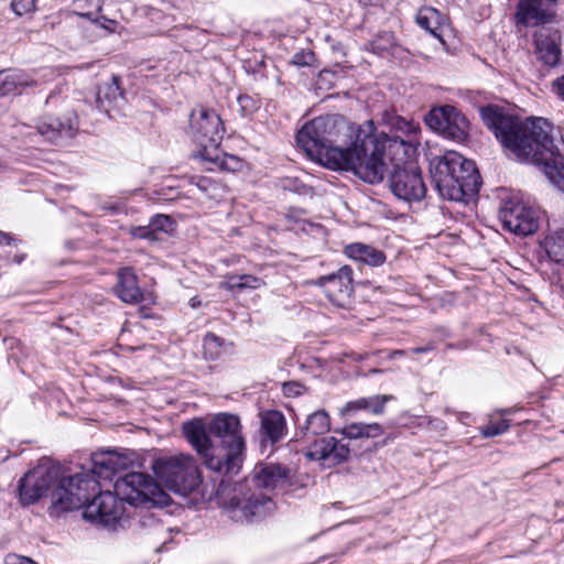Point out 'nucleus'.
<instances>
[{"label":"nucleus","mask_w":564,"mask_h":564,"mask_svg":"<svg viewBox=\"0 0 564 564\" xmlns=\"http://www.w3.org/2000/svg\"><path fill=\"white\" fill-rule=\"evenodd\" d=\"M390 188L398 198L405 202H420L426 195L421 171L412 163L394 166Z\"/></svg>","instance_id":"nucleus-13"},{"label":"nucleus","mask_w":564,"mask_h":564,"mask_svg":"<svg viewBox=\"0 0 564 564\" xmlns=\"http://www.w3.org/2000/svg\"><path fill=\"white\" fill-rule=\"evenodd\" d=\"M344 253L349 259L369 267H380L387 260L382 250L362 242L347 245Z\"/></svg>","instance_id":"nucleus-22"},{"label":"nucleus","mask_w":564,"mask_h":564,"mask_svg":"<svg viewBox=\"0 0 564 564\" xmlns=\"http://www.w3.org/2000/svg\"><path fill=\"white\" fill-rule=\"evenodd\" d=\"M426 124L445 138L462 142L468 135L467 119L453 106L432 109L425 117Z\"/></svg>","instance_id":"nucleus-12"},{"label":"nucleus","mask_w":564,"mask_h":564,"mask_svg":"<svg viewBox=\"0 0 564 564\" xmlns=\"http://www.w3.org/2000/svg\"><path fill=\"white\" fill-rule=\"evenodd\" d=\"M562 35L552 26H542L534 33V47L538 59L545 66L555 67L562 57Z\"/></svg>","instance_id":"nucleus-15"},{"label":"nucleus","mask_w":564,"mask_h":564,"mask_svg":"<svg viewBox=\"0 0 564 564\" xmlns=\"http://www.w3.org/2000/svg\"><path fill=\"white\" fill-rule=\"evenodd\" d=\"M11 9L17 15L22 17L34 11L35 0H12Z\"/></svg>","instance_id":"nucleus-38"},{"label":"nucleus","mask_w":564,"mask_h":564,"mask_svg":"<svg viewBox=\"0 0 564 564\" xmlns=\"http://www.w3.org/2000/svg\"><path fill=\"white\" fill-rule=\"evenodd\" d=\"M290 469L278 464L257 465L252 474L227 495L221 505L235 521L264 517L273 508L272 499L261 489L273 490L289 485Z\"/></svg>","instance_id":"nucleus-5"},{"label":"nucleus","mask_w":564,"mask_h":564,"mask_svg":"<svg viewBox=\"0 0 564 564\" xmlns=\"http://www.w3.org/2000/svg\"><path fill=\"white\" fill-rule=\"evenodd\" d=\"M130 463L128 456L115 451L95 454L93 474L97 479L79 474L62 478L51 494V513L58 516L85 506V519L115 530L117 524L124 521V500L109 490L100 491L91 500L90 497L100 487L99 480L112 481L119 471L128 468Z\"/></svg>","instance_id":"nucleus-2"},{"label":"nucleus","mask_w":564,"mask_h":564,"mask_svg":"<svg viewBox=\"0 0 564 564\" xmlns=\"http://www.w3.org/2000/svg\"><path fill=\"white\" fill-rule=\"evenodd\" d=\"M405 355L404 350H394L391 355V358H394L395 356H403Z\"/></svg>","instance_id":"nucleus-48"},{"label":"nucleus","mask_w":564,"mask_h":564,"mask_svg":"<svg viewBox=\"0 0 564 564\" xmlns=\"http://www.w3.org/2000/svg\"><path fill=\"white\" fill-rule=\"evenodd\" d=\"M296 183H297V182H296V180H293V178H285V180H283V182H282V186H283V188H285V189H290V191H297V189H299V187H297Z\"/></svg>","instance_id":"nucleus-44"},{"label":"nucleus","mask_w":564,"mask_h":564,"mask_svg":"<svg viewBox=\"0 0 564 564\" xmlns=\"http://www.w3.org/2000/svg\"><path fill=\"white\" fill-rule=\"evenodd\" d=\"M62 478H59V468L50 462L37 465L20 480L19 498L21 503L31 505L36 502L53 485L56 488Z\"/></svg>","instance_id":"nucleus-10"},{"label":"nucleus","mask_w":564,"mask_h":564,"mask_svg":"<svg viewBox=\"0 0 564 564\" xmlns=\"http://www.w3.org/2000/svg\"><path fill=\"white\" fill-rule=\"evenodd\" d=\"M152 470L167 489L182 496L189 495L200 484V476L195 460L183 454L154 459Z\"/></svg>","instance_id":"nucleus-7"},{"label":"nucleus","mask_w":564,"mask_h":564,"mask_svg":"<svg viewBox=\"0 0 564 564\" xmlns=\"http://www.w3.org/2000/svg\"><path fill=\"white\" fill-rule=\"evenodd\" d=\"M397 128L402 131L412 132L415 131V126L413 122L406 121L404 119H397Z\"/></svg>","instance_id":"nucleus-42"},{"label":"nucleus","mask_w":564,"mask_h":564,"mask_svg":"<svg viewBox=\"0 0 564 564\" xmlns=\"http://www.w3.org/2000/svg\"><path fill=\"white\" fill-rule=\"evenodd\" d=\"M99 19V25L104 29L109 30L110 32L115 31V26L117 25V22L115 20L107 19L105 17L98 18Z\"/></svg>","instance_id":"nucleus-43"},{"label":"nucleus","mask_w":564,"mask_h":564,"mask_svg":"<svg viewBox=\"0 0 564 564\" xmlns=\"http://www.w3.org/2000/svg\"><path fill=\"white\" fill-rule=\"evenodd\" d=\"M286 434V421L282 412L269 410L260 413V436L262 442L272 445L280 442Z\"/></svg>","instance_id":"nucleus-18"},{"label":"nucleus","mask_w":564,"mask_h":564,"mask_svg":"<svg viewBox=\"0 0 564 564\" xmlns=\"http://www.w3.org/2000/svg\"><path fill=\"white\" fill-rule=\"evenodd\" d=\"M390 394H376L367 398H360L349 401L341 409V415H348L358 411H369L372 414L380 415L384 412L386 404L392 400Z\"/></svg>","instance_id":"nucleus-24"},{"label":"nucleus","mask_w":564,"mask_h":564,"mask_svg":"<svg viewBox=\"0 0 564 564\" xmlns=\"http://www.w3.org/2000/svg\"><path fill=\"white\" fill-rule=\"evenodd\" d=\"M189 131L193 140L202 148L197 156L217 161L218 156H212L210 150H217L225 133L220 116L214 109L199 106L191 112Z\"/></svg>","instance_id":"nucleus-9"},{"label":"nucleus","mask_w":564,"mask_h":564,"mask_svg":"<svg viewBox=\"0 0 564 564\" xmlns=\"http://www.w3.org/2000/svg\"><path fill=\"white\" fill-rule=\"evenodd\" d=\"M212 156H218V160H208L209 162H213L219 166L220 170L228 171V172H236L242 169V161L236 156L230 155L226 153H219L218 149L216 151L210 150Z\"/></svg>","instance_id":"nucleus-31"},{"label":"nucleus","mask_w":564,"mask_h":564,"mask_svg":"<svg viewBox=\"0 0 564 564\" xmlns=\"http://www.w3.org/2000/svg\"><path fill=\"white\" fill-rule=\"evenodd\" d=\"M6 564H37L35 561L28 556H22L19 554H8L4 558Z\"/></svg>","instance_id":"nucleus-40"},{"label":"nucleus","mask_w":564,"mask_h":564,"mask_svg":"<svg viewBox=\"0 0 564 564\" xmlns=\"http://www.w3.org/2000/svg\"><path fill=\"white\" fill-rule=\"evenodd\" d=\"M323 289L328 300L338 307H346L354 293L352 270L344 265L336 272L319 276L311 282Z\"/></svg>","instance_id":"nucleus-14"},{"label":"nucleus","mask_w":564,"mask_h":564,"mask_svg":"<svg viewBox=\"0 0 564 564\" xmlns=\"http://www.w3.org/2000/svg\"><path fill=\"white\" fill-rule=\"evenodd\" d=\"M510 427L509 420H499L497 422H489L487 425L479 429L480 435L485 438L494 437L506 433Z\"/></svg>","instance_id":"nucleus-33"},{"label":"nucleus","mask_w":564,"mask_h":564,"mask_svg":"<svg viewBox=\"0 0 564 564\" xmlns=\"http://www.w3.org/2000/svg\"><path fill=\"white\" fill-rule=\"evenodd\" d=\"M113 488L121 500L134 507L164 506L169 499L158 481L144 473L131 471L118 476Z\"/></svg>","instance_id":"nucleus-8"},{"label":"nucleus","mask_w":564,"mask_h":564,"mask_svg":"<svg viewBox=\"0 0 564 564\" xmlns=\"http://www.w3.org/2000/svg\"><path fill=\"white\" fill-rule=\"evenodd\" d=\"M315 62V54L311 50H301L296 52L291 63L295 66H312Z\"/></svg>","instance_id":"nucleus-37"},{"label":"nucleus","mask_w":564,"mask_h":564,"mask_svg":"<svg viewBox=\"0 0 564 564\" xmlns=\"http://www.w3.org/2000/svg\"><path fill=\"white\" fill-rule=\"evenodd\" d=\"M197 305V302H195V299H192V306L195 307Z\"/></svg>","instance_id":"nucleus-50"},{"label":"nucleus","mask_w":564,"mask_h":564,"mask_svg":"<svg viewBox=\"0 0 564 564\" xmlns=\"http://www.w3.org/2000/svg\"><path fill=\"white\" fill-rule=\"evenodd\" d=\"M341 434L351 440L376 438L383 434V429L378 423H351L341 430Z\"/></svg>","instance_id":"nucleus-27"},{"label":"nucleus","mask_w":564,"mask_h":564,"mask_svg":"<svg viewBox=\"0 0 564 564\" xmlns=\"http://www.w3.org/2000/svg\"><path fill=\"white\" fill-rule=\"evenodd\" d=\"M12 241H14L13 237L0 230V245H11Z\"/></svg>","instance_id":"nucleus-45"},{"label":"nucleus","mask_w":564,"mask_h":564,"mask_svg":"<svg viewBox=\"0 0 564 564\" xmlns=\"http://www.w3.org/2000/svg\"><path fill=\"white\" fill-rule=\"evenodd\" d=\"M371 51L378 55H382L395 45V39L392 32H380L369 43Z\"/></svg>","instance_id":"nucleus-32"},{"label":"nucleus","mask_w":564,"mask_h":564,"mask_svg":"<svg viewBox=\"0 0 564 564\" xmlns=\"http://www.w3.org/2000/svg\"><path fill=\"white\" fill-rule=\"evenodd\" d=\"M480 113L484 123L505 149L519 161L543 165L545 176L564 192V164L561 150L554 143V126L550 121L542 117L521 121L492 105L481 108Z\"/></svg>","instance_id":"nucleus-3"},{"label":"nucleus","mask_w":564,"mask_h":564,"mask_svg":"<svg viewBox=\"0 0 564 564\" xmlns=\"http://www.w3.org/2000/svg\"><path fill=\"white\" fill-rule=\"evenodd\" d=\"M237 415L219 413L210 420L208 426L199 420H192L183 425L187 441L193 445L210 470L235 476L243 462L245 440Z\"/></svg>","instance_id":"nucleus-4"},{"label":"nucleus","mask_w":564,"mask_h":564,"mask_svg":"<svg viewBox=\"0 0 564 564\" xmlns=\"http://www.w3.org/2000/svg\"><path fill=\"white\" fill-rule=\"evenodd\" d=\"M123 99L124 97L120 88V79L118 76H112L110 80L105 82L98 87L96 105L98 109L107 113L119 108Z\"/></svg>","instance_id":"nucleus-20"},{"label":"nucleus","mask_w":564,"mask_h":564,"mask_svg":"<svg viewBox=\"0 0 564 564\" xmlns=\"http://www.w3.org/2000/svg\"><path fill=\"white\" fill-rule=\"evenodd\" d=\"M415 21L420 28L431 35L441 39L444 17L438 10L431 7L422 8L419 10Z\"/></svg>","instance_id":"nucleus-26"},{"label":"nucleus","mask_w":564,"mask_h":564,"mask_svg":"<svg viewBox=\"0 0 564 564\" xmlns=\"http://www.w3.org/2000/svg\"><path fill=\"white\" fill-rule=\"evenodd\" d=\"M78 120L74 111H67L63 118L44 117L36 124L39 134L48 140H53L57 135L73 137L77 130Z\"/></svg>","instance_id":"nucleus-17"},{"label":"nucleus","mask_w":564,"mask_h":564,"mask_svg":"<svg viewBox=\"0 0 564 564\" xmlns=\"http://www.w3.org/2000/svg\"><path fill=\"white\" fill-rule=\"evenodd\" d=\"M330 430V417L325 410H317L307 415L300 429L301 440L310 443L316 436L324 435Z\"/></svg>","instance_id":"nucleus-25"},{"label":"nucleus","mask_w":564,"mask_h":564,"mask_svg":"<svg viewBox=\"0 0 564 564\" xmlns=\"http://www.w3.org/2000/svg\"><path fill=\"white\" fill-rule=\"evenodd\" d=\"M433 346L432 345H426V346H423V347H415V348H412L410 351L412 354H422V352H429L431 350H433Z\"/></svg>","instance_id":"nucleus-46"},{"label":"nucleus","mask_w":564,"mask_h":564,"mask_svg":"<svg viewBox=\"0 0 564 564\" xmlns=\"http://www.w3.org/2000/svg\"><path fill=\"white\" fill-rule=\"evenodd\" d=\"M430 173L440 196L453 202L471 199L481 185L474 161L455 151L434 158L430 164Z\"/></svg>","instance_id":"nucleus-6"},{"label":"nucleus","mask_w":564,"mask_h":564,"mask_svg":"<svg viewBox=\"0 0 564 564\" xmlns=\"http://www.w3.org/2000/svg\"><path fill=\"white\" fill-rule=\"evenodd\" d=\"M305 453L311 460H323L329 465H338L346 462L350 449L347 444L333 436L314 438Z\"/></svg>","instance_id":"nucleus-16"},{"label":"nucleus","mask_w":564,"mask_h":564,"mask_svg":"<svg viewBox=\"0 0 564 564\" xmlns=\"http://www.w3.org/2000/svg\"><path fill=\"white\" fill-rule=\"evenodd\" d=\"M117 278L116 293L119 299L128 304L139 303L143 294L134 271L131 268H122L118 271Z\"/></svg>","instance_id":"nucleus-19"},{"label":"nucleus","mask_w":564,"mask_h":564,"mask_svg":"<svg viewBox=\"0 0 564 564\" xmlns=\"http://www.w3.org/2000/svg\"><path fill=\"white\" fill-rule=\"evenodd\" d=\"M541 0H523L518 4L516 21L524 26L549 22L553 14L542 9Z\"/></svg>","instance_id":"nucleus-21"},{"label":"nucleus","mask_w":564,"mask_h":564,"mask_svg":"<svg viewBox=\"0 0 564 564\" xmlns=\"http://www.w3.org/2000/svg\"><path fill=\"white\" fill-rule=\"evenodd\" d=\"M237 102L243 117L253 113L259 108L258 101L248 95H239Z\"/></svg>","instance_id":"nucleus-35"},{"label":"nucleus","mask_w":564,"mask_h":564,"mask_svg":"<svg viewBox=\"0 0 564 564\" xmlns=\"http://www.w3.org/2000/svg\"><path fill=\"white\" fill-rule=\"evenodd\" d=\"M227 284L230 290H256L264 285V281L256 275L241 274L229 276Z\"/></svg>","instance_id":"nucleus-30"},{"label":"nucleus","mask_w":564,"mask_h":564,"mask_svg":"<svg viewBox=\"0 0 564 564\" xmlns=\"http://www.w3.org/2000/svg\"><path fill=\"white\" fill-rule=\"evenodd\" d=\"M499 219L505 229L520 236H528L539 228L538 210L512 197L499 209Z\"/></svg>","instance_id":"nucleus-11"},{"label":"nucleus","mask_w":564,"mask_h":564,"mask_svg":"<svg viewBox=\"0 0 564 564\" xmlns=\"http://www.w3.org/2000/svg\"><path fill=\"white\" fill-rule=\"evenodd\" d=\"M35 85L36 82L22 70L0 72V98L20 94L23 88Z\"/></svg>","instance_id":"nucleus-23"},{"label":"nucleus","mask_w":564,"mask_h":564,"mask_svg":"<svg viewBox=\"0 0 564 564\" xmlns=\"http://www.w3.org/2000/svg\"><path fill=\"white\" fill-rule=\"evenodd\" d=\"M387 140V134L376 133L372 120L355 124L339 115L317 117L296 134L297 145L310 158L330 170L351 171L369 184L384 177Z\"/></svg>","instance_id":"nucleus-1"},{"label":"nucleus","mask_w":564,"mask_h":564,"mask_svg":"<svg viewBox=\"0 0 564 564\" xmlns=\"http://www.w3.org/2000/svg\"><path fill=\"white\" fill-rule=\"evenodd\" d=\"M80 17H83V18H85L87 20H90V21H93L95 23H99V19L98 18L95 19L94 18V13H91V12L80 13Z\"/></svg>","instance_id":"nucleus-47"},{"label":"nucleus","mask_w":564,"mask_h":564,"mask_svg":"<svg viewBox=\"0 0 564 564\" xmlns=\"http://www.w3.org/2000/svg\"><path fill=\"white\" fill-rule=\"evenodd\" d=\"M150 224L155 235L160 237L162 232H167L171 229L173 220L166 215H155L151 218Z\"/></svg>","instance_id":"nucleus-34"},{"label":"nucleus","mask_w":564,"mask_h":564,"mask_svg":"<svg viewBox=\"0 0 564 564\" xmlns=\"http://www.w3.org/2000/svg\"><path fill=\"white\" fill-rule=\"evenodd\" d=\"M225 341L214 333H207L203 339L204 357L209 360L218 359L225 351Z\"/></svg>","instance_id":"nucleus-28"},{"label":"nucleus","mask_w":564,"mask_h":564,"mask_svg":"<svg viewBox=\"0 0 564 564\" xmlns=\"http://www.w3.org/2000/svg\"><path fill=\"white\" fill-rule=\"evenodd\" d=\"M191 183L204 193L206 196L213 199H217L221 196L225 187L208 176H193Z\"/></svg>","instance_id":"nucleus-29"},{"label":"nucleus","mask_w":564,"mask_h":564,"mask_svg":"<svg viewBox=\"0 0 564 564\" xmlns=\"http://www.w3.org/2000/svg\"><path fill=\"white\" fill-rule=\"evenodd\" d=\"M304 390V386L295 381L285 382L282 386V391L286 397H299Z\"/></svg>","instance_id":"nucleus-39"},{"label":"nucleus","mask_w":564,"mask_h":564,"mask_svg":"<svg viewBox=\"0 0 564 564\" xmlns=\"http://www.w3.org/2000/svg\"><path fill=\"white\" fill-rule=\"evenodd\" d=\"M130 234L134 238H139V239H147L149 241L160 240V237H158L155 235L154 229L152 228L150 223L147 226L132 227L130 230Z\"/></svg>","instance_id":"nucleus-36"},{"label":"nucleus","mask_w":564,"mask_h":564,"mask_svg":"<svg viewBox=\"0 0 564 564\" xmlns=\"http://www.w3.org/2000/svg\"><path fill=\"white\" fill-rule=\"evenodd\" d=\"M7 112V108L0 107V113Z\"/></svg>","instance_id":"nucleus-49"},{"label":"nucleus","mask_w":564,"mask_h":564,"mask_svg":"<svg viewBox=\"0 0 564 564\" xmlns=\"http://www.w3.org/2000/svg\"><path fill=\"white\" fill-rule=\"evenodd\" d=\"M552 90L558 98L564 100V75L553 82Z\"/></svg>","instance_id":"nucleus-41"}]
</instances>
